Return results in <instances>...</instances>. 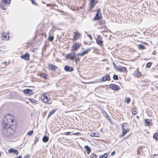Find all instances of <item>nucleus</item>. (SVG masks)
<instances>
[{"label": "nucleus", "mask_w": 158, "mask_h": 158, "mask_svg": "<svg viewBox=\"0 0 158 158\" xmlns=\"http://www.w3.org/2000/svg\"><path fill=\"white\" fill-rule=\"evenodd\" d=\"M12 125L9 123V122L7 120V119H6L5 117L3 121L2 122V131H3L4 134L6 135H8L6 134V132L8 133L9 132L11 134H12L14 133L15 132V131L14 129H12L11 128V126Z\"/></svg>", "instance_id": "obj_1"}, {"label": "nucleus", "mask_w": 158, "mask_h": 158, "mask_svg": "<svg viewBox=\"0 0 158 158\" xmlns=\"http://www.w3.org/2000/svg\"><path fill=\"white\" fill-rule=\"evenodd\" d=\"M10 2V0H2V3L0 4V7L3 10L6 9V5Z\"/></svg>", "instance_id": "obj_2"}, {"label": "nucleus", "mask_w": 158, "mask_h": 158, "mask_svg": "<svg viewBox=\"0 0 158 158\" xmlns=\"http://www.w3.org/2000/svg\"><path fill=\"white\" fill-rule=\"evenodd\" d=\"M41 99L44 102L48 104H50L52 103V102L50 100H48V98L45 93L43 94L42 95Z\"/></svg>", "instance_id": "obj_3"}, {"label": "nucleus", "mask_w": 158, "mask_h": 158, "mask_svg": "<svg viewBox=\"0 0 158 158\" xmlns=\"http://www.w3.org/2000/svg\"><path fill=\"white\" fill-rule=\"evenodd\" d=\"M98 0H90L89 4V10H90L93 8L95 4L98 2Z\"/></svg>", "instance_id": "obj_4"}, {"label": "nucleus", "mask_w": 158, "mask_h": 158, "mask_svg": "<svg viewBox=\"0 0 158 158\" xmlns=\"http://www.w3.org/2000/svg\"><path fill=\"white\" fill-rule=\"evenodd\" d=\"M110 75L108 74H106L103 77H102L101 80V81L100 82H104L106 81H110Z\"/></svg>", "instance_id": "obj_5"}, {"label": "nucleus", "mask_w": 158, "mask_h": 158, "mask_svg": "<svg viewBox=\"0 0 158 158\" xmlns=\"http://www.w3.org/2000/svg\"><path fill=\"white\" fill-rule=\"evenodd\" d=\"M101 17V14L100 12V10L99 9L97 11V13L93 19V20H98Z\"/></svg>", "instance_id": "obj_6"}, {"label": "nucleus", "mask_w": 158, "mask_h": 158, "mask_svg": "<svg viewBox=\"0 0 158 158\" xmlns=\"http://www.w3.org/2000/svg\"><path fill=\"white\" fill-rule=\"evenodd\" d=\"M5 118L6 119H7V120H8V122H9V123L10 124L12 125L14 119L13 117L12 116L8 115L6 116Z\"/></svg>", "instance_id": "obj_7"}, {"label": "nucleus", "mask_w": 158, "mask_h": 158, "mask_svg": "<svg viewBox=\"0 0 158 158\" xmlns=\"http://www.w3.org/2000/svg\"><path fill=\"white\" fill-rule=\"evenodd\" d=\"M80 45L79 43H75L73 45L71 50L72 51H77L80 48Z\"/></svg>", "instance_id": "obj_8"}, {"label": "nucleus", "mask_w": 158, "mask_h": 158, "mask_svg": "<svg viewBox=\"0 0 158 158\" xmlns=\"http://www.w3.org/2000/svg\"><path fill=\"white\" fill-rule=\"evenodd\" d=\"M103 42L102 37L100 35H99L96 39V42L97 44L100 46H102L103 44Z\"/></svg>", "instance_id": "obj_9"}, {"label": "nucleus", "mask_w": 158, "mask_h": 158, "mask_svg": "<svg viewBox=\"0 0 158 158\" xmlns=\"http://www.w3.org/2000/svg\"><path fill=\"white\" fill-rule=\"evenodd\" d=\"M8 32H6V33L4 32L2 34V39L3 40H6L9 39V36L8 35Z\"/></svg>", "instance_id": "obj_10"}, {"label": "nucleus", "mask_w": 158, "mask_h": 158, "mask_svg": "<svg viewBox=\"0 0 158 158\" xmlns=\"http://www.w3.org/2000/svg\"><path fill=\"white\" fill-rule=\"evenodd\" d=\"M109 87L110 89L114 90H118L120 89V87L118 85L113 84H110Z\"/></svg>", "instance_id": "obj_11"}, {"label": "nucleus", "mask_w": 158, "mask_h": 158, "mask_svg": "<svg viewBox=\"0 0 158 158\" xmlns=\"http://www.w3.org/2000/svg\"><path fill=\"white\" fill-rule=\"evenodd\" d=\"M125 123H124L123 124V127H122V129L123 130V132L122 136H123L125 135L126 133L129 131V130L128 129H126L124 128V125Z\"/></svg>", "instance_id": "obj_12"}, {"label": "nucleus", "mask_w": 158, "mask_h": 158, "mask_svg": "<svg viewBox=\"0 0 158 158\" xmlns=\"http://www.w3.org/2000/svg\"><path fill=\"white\" fill-rule=\"evenodd\" d=\"M66 58H70L72 60H74L76 58V56L75 55V53H73V55L72 54H69L66 56Z\"/></svg>", "instance_id": "obj_13"}, {"label": "nucleus", "mask_w": 158, "mask_h": 158, "mask_svg": "<svg viewBox=\"0 0 158 158\" xmlns=\"http://www.w3.org/2000/svg\"><path fill=\"white\" fill-rule=\"evenodd\" d=\"M73 68L68 65H66L64 67V70L66 71L71 72L73 70Z\"/></svg>", "instance_id": "obj_14"}, {"label": "nucleus", "mask_w": 158, "mask_h": 158, "mask_svg": "<svg viewBox=\"0 0 158 158\" xmlns=\"http://www.w3.org/2000/svg\"><path fill=\"white\" fill-rule=\"evenodd\" d=\"M118 70L121 72H125L127 71V69L126 67H119L117 68Z\"/></svg>", "instance_id": "obj_15"}, {"label": "nucleus", "mask_w": 158, "mask_h": 158, "mask_svg": "<svg viewBox=\"0 0 158 158\" xmlns=\"http://www.w3.org/2000/svg\"><path fill=\"white\" fill-rule=\"evenodd\" d=\"M8 152L9 153H14L16 155H18L19 153L17 150L15 149L12 148L8 150Z\"/></svg>", "instance_id": "obj_16"}, {"label": "nucleus", "mask_w": 158, "mask_h": 158, "mask_svg": "<svg viewBox=\"0 0 158 158\" xmlns=\"http://www.w3.org/2000/svg\"><path fill=\"white\" fill-rule=\"evenodd\" d=\"M74 35L73 40H76L78 39L80 36V35L78 33L74 32Z\"/></svg>", "instance_id": "obj_17"}, {"label": "nucleus", "mask_w": 158, "mask_h": 158, "mask_svg": "<svg viewBox=\"0 0 158 158\" xmlns=\"http://www.w3.org/2000/svg\"><path fill=\"white\" fill-rule=\"evenodd\" d=\"M21 57L25 60H27L29 58V54L26 53L23 55L21 56Z\"/></svg>", "instance_id": "obj_18"}, {"label": "nucleus", "mask_w": 158, "mask_h": 158, "mask_svg": "<svg viewBox=\"0 0 158 158\" xmlns=\"http://www.w3.org/2000/svg\"><path fill=\"white\" fill-rule=\"evenodd\" d=\"M48 68L49 69L55 70L58 69V67L52 64H49L48 66Z\"/></svg>", "instance_id": "obj_19"}, {"label": "nucleus", "mask_w": 158, "mask_h": 158, "mask_svg": "<svg viewBox=\"0 0 158 158\" xmlns=\"http://www.w3.org/2000/svg\"><path fill=\"white\" fill-rule=\"evenodd\" d=\"M24 92L25 94H31L33 93L32 90L29 89L24 90Z\"/></svg>", "instance_id": "obj_20"}, {"label": "nucleus", "mask_w": 158, "mask_h": 158, "mask_svg": "<svg viewBox=\"0 0 158 158\" xmlns=\"http://www.w3.org/2000/svg\"><path fill=\"white\" fill-rule=\"evenodd\" d=\"M85 148L87 151V153L89 154L91 152V149L88 146L86 145L84 147Z\"/></svg>", "instance_id": "obj_21"}, {"label": "nucleus", "mask_w": 158, "mask_h": 158, "mask_svg": "<svg viewBox=\"0 0 158 158\" xmlns=\"http://www.w3.org/2000/svg\"><path fill=\"white\" fill-rule=\"evenodd\" d=\"M134 75L136 76L137 77L140 76L141 73L138 71H135L134 74Z\"/></svg>", "instance_id": "obj_22"}, {"label": "nucleus", "mask_w": 158, "mask_h": 158, "mask_svg": "<svg viewBox=\"0 0 158 158\" xmlns=\"http://www.w3.org/2000/svg\"><path fill=\"white\" fill-rule=\"evenodd\" d=\"M145 122L147 126H149L151 123V120L149 119H146Z\"/></svg>", "instance_id": "obj_23"}, {"label": "nucleus", "mask_w": 158, "mask_h": 158, "mask_svg": "<svg viewBox=\"0 0 158 158\" xmlns=\"http://www.w3.org/2000/svg\"><path fill=\"white\" fill-rule=\"evenodd\" d=\"M49 139V138L46 136H44L42 139L43 141L45 143L47 142Z\"/></svg>", "instance_id": "obj_24"}, {"label": "nucleus", "mask_w": 158, "mask_h": 158, "mask_svg": "<svg viewBox=\"0 0 158 158\" xmlns=\"http://www.w3.org/2000/svg\"><path fill=\"white\" fill-rule=\"evenodd\" d=\"M56 110V109H54L52 110L49 114L48 118H49L54 113Z\"/></svg>", "instance_id": "obj_25"}, {"label": "nucleus", "mask_w": 158, "mask_h": 158, "mask_svg": "<svg viewBox=\"0 0 158 158\" xmlns=\"http://www.w3.org/2000/svg\"><path fill=\"white\" fill-rule=\"evenodd\" d=\"M41 77L44 78L45 79H47L48 77V76L47 74L45 73H42L41 75Z\"/></svg>", "instance_id": "obj_26"}, {"label": "nucleus", "mask_w": 158, "mask_h": 158, "mask_svg": "<svg viewBox=\"0 0 158 158\" xmlns=\"http://www.w3.org/2000/svg\"><path fill=\"white\" fill-rule=\"evenodd\" d=\"M90 135L92 137H98L99 136V135L95 133H91Z\"/></svg>", "instance_id": "obj_27"}, {"label": "nucleus", "mask_w": 158, "mask_h": 158, "mask_svg": "<svg viewBox=\"0 0 158 158\" xmlns=\"http://www.w3.org/2000/svg\"><path fill=\"white\" fill-rule=\"evenodd\" d=\"M132 114L134 115H135L137 114L136 109L134 108L132 109Z\"/></svg>", "instance_id": "obj_28"}, {"label": "nucleus", "mask_w": 158, "mask_h": 158, "mask_svg": "<svg viewBox=\"0 0 158 158\" xmlns=\"http://www.w3.org/2000/svg\"><path fill=\"white\" fill-rule=\"evenodd\" d=\"M138 48L139 50H142L145 48L143 45L140 44L138 46Z\"/></svg>", "instance_id": "obj_29"}, {"label": "nucleus", "mask_w": 158, "mask_h": 158, "mask_svg": "<svg viewBox=\"0 0 158 158\" xmlns=\"http://www.w3.org/2000/svg\"><path fill=\"white\" fill-rule=\"evenodd\" d=\"M153 137L157 140H158V133H156L154 134L153 135Z\"/></svg>", "instance_id": "obj_30"}, {"label": "nucleus", "mask_w": 158, "mask_h": 158, "mask_svg": "<svg viewBox=\"0 0 158 158\" xmlns=\"http://www.w3.org/2000/svg\"><path fill=\"white\" fill-rule=\"evenodd\" d=\"M102 113L105 117H106L107 118L108 117V116L106 112L105 111H102Z\"/></svg>", "instance_id": "obj_31"}, {"label": "nucleus", "mask_w": 158, "mask_h": 158, "mask_svg": "<svg viewBox=\"0 0 158 158\" xmlns=\"http://www.w3.org/2000/svg\"><path fill=\"white\" fill-rule=\"evenodd\" d=\"M107 154L106 153H105L103 155L100 156L99 158H107Z\"/></svg>", "instance_id": "obj_32"}, {"label": "nucleus", "mask_w": 158, "mask_h": 158, "mask_svg": "<svg viewBox=\"0 0 158 158\" xmlns=\"http://www.w3.org/2000/svg\"><path fill=\"white\" fill-rule=\"evenodd\" d=\"M53 36L50 35L48 37V40L49 41H52L53 40Z\"/></svg>", "instance_id": "obj_33"}, {"label": "nucleus", "mask_w": 158, "mask_h": 158, "mask_svg": "<svg viewBox=\"0 0 158 158\" xmlns=\"http://www.w3.org/2000/svg\"><path fill=\"white\" fill-rule=\"evenodd\" d=\"M29 100L31 102L33 103H35L36 102V101L35 100L31 98H29Z\"/></svg>", "instance_id": "obj_34"}, {"label": "nucleus", "mask_w": 158, "mask_h": 158, "mask_svg": "<svg viewBox=\"0 0 158 158\" xmlns=\"http://www.w3.org/2000/svg\"><path fill=\"white\" fill-rule=\"evenodd\" d=\"M90 49H88L85 51L82 52H83V53H84V55H85V54H87L88 53V52H89L90 51Z\"/></svg>", "instance_id": "obj_35"}, {"label": "nucleus", "mask_w": 158, "mask_h": 158, "mask_svg": "<svg viewBox=\"0 0 158 158\" xmlns=\"http://www.w3.org/2000/svg\"><path fill=\"white\" fill-rule=\"evenodd\" d=\"M113 78L114 80H118V77L117 75H114L113 76Z\"/></svg>", "instance_id": "obj_36"}, {"label": "nucleus", "mask_w": 158, "mask_h": 158, "mask_svg": "<svg viewBox=\"0 0 158 158\" xmlns=\"http://www.w3.org/2000/svg\"><path fill=\"white\" fill-rule=\"evenodd\" d=\"M125 101L128 104L131 101V99L129 98H128Z\"/></svg>", "instance_id": "obj_37"}, {"label": "nucleus", "mask_w": 158, "mask_h": 158, "mask_svg": "<svg viewBox=\"0 0 158 158\" xmlns=\"http://www.w3.org/2000/svg\"><path fill=\"white\" fill-rule=\"evenodd\" d=\"M33 132V131H31L28 132L27 133V135L29 136H31L32 135Z\"/></svg>", "instance_id": "obj_38"}, {"label": "nucleus", "mask_w": 158, "mask_h": 158, "mask_svg": "<svg viewBox=\"0 0 158 158\" xmlns=\"http://www.w3.org/2000/svg\"><path fill=\"white\" fill-rule=\"evenodd\" d=\"M151 64L152 63L151 62H148L146 66L147 68H150L151 66Z\"/></svg>", "instance_id": "obj_39"}, {"label": "nucleus", "mask_w": 158, "mask_h": 158, "mask_svg": "<svg viewBox=\"0 0 158 158\" xmlns=\"http://www.w3.org/2000/svg\"><path fill=\"white\" fill-rule=\"evenodd\" d=\"M90 156L91 158H97V155L95 154H93L92 155H91Z\"/></svg>", "instance_id": "obj_40"}, {"label": "nucleus", "mask_w": 158, "mask_h": 158, "mask_svg": "<svg viewBox=\"0 0 158 158\" xmlns=\"http://www.w3.org/2000/svg\"><path fill=\"white\" fill-rule=\"evenodd\" d=\"M70 134V132H65L63 134H62L66 135H69Z\"/></svg>", "instance_id": "obj_41"}, {"label": "nucleus", "mask_w": 158, "mask_h": 158, "mask_svg": "<svg viewBox=\"0 0 158 158\" xmlns=\"http://www.w3.org/2000/svg\"><path fill=\"white\" fill-rule=\"evenodd\" d=\"M87 36L89 37V38L91 40H92V36H91V35H89V34H88L87 35Z\"/></svg>", "instance_id": "obj_42"}, {"label": "nucleus", "mask_w": 158, "mask_h": 158, "mask_svg": "<svg viewBox=\"0 0 158 158\" xmlns=\"http://www.w3.org/2000/svg\"><path fill=\"white\" fill-rule=\"evenodd\" d=\"M115 154V151H114L111 153V155L112 156H113Z\"/></svg>", "instance_id": "obj_43"}, {"label": "nucleus", "mask_w": 158, "mask_h": 158, "mask_svg": "<svg viewBox=\"0 0 158 158\" xmlns=\"http://www.w3.org/2000/svg\"><path fill=\"white\" fill-rule=\"evenodd\" d=\"M30 156H29V155H27L26 156H25L24 158H30Z\"/></svg>", "instance_id": "obj_44"}, {"label": "nucleus", "mask_w": 158, "mask_h": 158, "mask_svg": "<svg viewBox=\"0 0 158 158\" xmlns=\"http://www.w3.org/2000/svg\"><path fill=\"white\" fill-rule=\"evenodd\" d=\"M79 55L82 56H83L84 55V53H83V52H82L81 53H79Z\"/></svg>", "instance_id": "obj_45"}, {"label": "nucleus", "mask_w": 158, "mask_h": 158, "mask_svg": "<svg viewBox=\"0 0 158 158\" xmlns=\"http://www.w3.org/2000/svg\"><path fill=\"white\" fill-rule=\"evenodd\" d=\"M79 55L82 56H83L84 55V53H83V52H82L81 53H79Z\"/></svg>", "instance_id": "obj_46"}, {"label": "nucleus", "mask_w": 158, "mask_h": 158, "mask_svg": "<svg viewBox=\"0 0 158 158\" xmlns=\"http://www.w3.org/2000/svg\"><path fill=\"white\" fill-rule=\"evenodd\" d=\"M15 158H22V156H19V157H16Z\"/></svg>", "instance_id": "obj_47"}, {"label": "nucleus", "mask_w": 158, "mask_h": 158, "mask_svg": "<svg viewBox=\"0 0 158 158\" xmlns=\"http://www.w3.org/2000/svg\"><path fill=\"white\" fill-rule=\"evenodd\" d=\"M3 64H5V65L6 64V61H4L3 62Z\"/></svg>", "instance_id": "obj_48"}, {"label": "nucleus", "mask_w": 158, "mask_h": 158, "mask_svg": "<svg viewBox=\"0 0 158 158\" xmlns=\"http://www.w3.org/2000/svg\"><path fill=\"white\" fill-rule=\"evenodd\" d=\"M79 133H75V134H73L74 135H77Z\"/></svg>", "instance_id": "obj_49"}, {"label": "nucleus", "mask_w": 158, "mask_h": 158, "mask_svg": "<svg viewBox=\"0 0 158 158\" xmlns=\"http://www.w3.org/2000/svg\"><path fill=\"white\" fill-rule=\"evenodd\" d=\"M91 83H92V82H91ZM85 84H89V83H90V82H88V83H84Z\"/></svg>", "instance_id": "obj_50"}, {"label": "nucleus", "mask_w": 158, "mask_h": 158, "mask_svg": "<svg viewBox=\"0 0 158 158\" xmlns=\"http://www.w3.org/2000/svg\"><path fill=\"white\" fill-rule=\"evenodd\" d=\"M156 89H157V90H158V86H156Z\"/></svg>", "instance_id": "obj_51"}, {"label": "nucleus", "mask_w": 158, "mask_h": 158, "mask_svg": "<svg viewBox=\"0 0 158 158\" xmlns=\"http://www.w3.org/2000/svg\"><path fill=\"white\" fill-rule=\"evenodd\" d=\"M35 49H34L33 50V52H34V51H35Z\"/></svg>", "instance_id": "obj_52"}, {"label": "nucleus", "mask_w": 158, "mask_h": 158, "mask_svg": "<svg viewBox=\"0 0 158 158\" xmlns=\"http://www.w3.org/2000/svg\"><path fill=\"white\" fill-rule=\"evenodd\" d=\"M60 12H63V13H64V12H63V11H61V10H60Z\"/></svg>", "instance_id": "obj_53"}, {"label": "nucleus", "mask_w": 158, "mask_h": 158, "mask_svg": "<svg viewBox=\"0 0 158 158\" xmlns=\"http://www.w3.org/2000/svg\"><path fill=\"white\" fill-rule=\"evenodd\" d=\"M95 82H96V81H94V83H95Z\"/></svg>", "instance_id": "obj_54"}, {"label": "nucleus", "mask_w": 158, "mask_h": 158, "mask_svg": "<svg viewBox=\"0 0 158 158\" xmlns=\"http://www.w3.org/2000/svg\"><path fill=\"white\" fill-rule=\"evenodd\" d=\"M32 2L33 3H34V2H33V1H32Z\"/></svg>", "instance_id": "obj_55"}]
</instances>
